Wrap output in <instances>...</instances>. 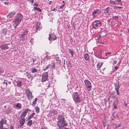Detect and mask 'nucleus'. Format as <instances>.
<instances>
[{
	"mask_svg": "<svg viewBox=\"0 0 129 129\" xmlns=\"http://www.w3.org/2000/svg\"><path fill=\"white\" fill-rule=\"evenodd\" d=\"M31 111V110L28 108L24 109V110L22 112L21 111H20L22 113L19 118L20 124L18 125V127H21L23 126L25 121V119L24 118L25 117L28 113Z\"/></svg>",
	"mask_w": 129,
	"mask_h": 129,
	"instance_id": "obj_1",
	"label": "nucleus"
},
{
	"mask_svg": "<svg viewBox=\"0 0 129 129\" xmlns=\"http://www.w3.org/2000/svg\"><path fill=\"white\" fill-rule=\"evenodd\" d=\"M23 18V15L20 13H18L15 16L12 23L13 26L15 28L17 27Z\"/></svg>",
	"mask_w": 129,
	"mask_h": 129,
	"instance_id": "obj_2",
	"label": "nucleus"
},
{
	"mask_svg": "<svg viewBox=\"0 0 129 129\" xmlns=\"http://www.w3.org/2000/svg\"><path fill=\"white\" fill-rule=\"evenodd\" d=\"M72 98L74 101L76 102L80 103L81 101L80 95L77 92H75L73 93Z\"/></svg>",
	"mask_w": 129,
	"mask_h": 129,
	"instance_id": "obj_3",
	"label": "nucleus"
},
{
	"mask_svg": "<svg viewBox=\"0 0 129 129\" xmlns=\"http://www.w3.org/2000/svg\"><path fill=\"white\" fill-rule=\"evenodd\" d=\"M92 25L93 28L96 29L101 27L102 24L100 20H95L92 22Z\"/></svg>",
	"mask_w": 129,
	"mask_h": 129,
	"instance_id": "obj_4",
	"label": "nucleus"
},
{
	"mask_svg": "<svg viewBox=\"0 0 129 129\" xmlns=\"http://www.w3.org/2000/svg\"><path fill=\"white\" fill-rule=\"evenodd\" d=\"M57 125L59 128H61L62 127L67 126L68 124L66 121L57 122Z\"/></svg>",
	"mask_w": 129,
	"mask_h": 129,
	"instance_id": "obj_5",
	"label": "nucleus"
},
{
	"mask_svg": "<svg viewBox=\"0 0 129 129\" xmlns=\"http://www.w3.org/2000/svg\"><path fill=\"white\" fill-rule=\"evenodd\" d=\"M86 86L88 90L89 91L91 90V84L90 82L87 80H86L84 81Z\"/></svg>",
	"mask_w": 129,
	"mask_h": 129,
	"instance_id": "obj_6",
	"label": "nucleus"
},
{
	"mask_svg": "<svg viewBox=\"0 0 129 129\" xmlns=\"http://www.w3.org/2000/svg\"><path fill=\"white\" fill-rule=\"evenodd\" d=\"M26 92L27 95V98L29 101H31L33 97L32 95V93L28 89L26 90Z\"/></svg>",
	"mask_w": 129,
	"mask_h": 129,
	"instance_id": "obj_7",
	"label": "nucleus"
},
{
	"mask_svg": "<svg viewBox=\"0 0 129 129\" xmlns=\"http://www.w3.org/2000/svg\"><path fill=\"white\" fill-rule=\"evenodd\" d=\"M42 82H45L47 80V79H48V72H46L43 73L42 74Z\"/></svg>",
	"mask_w": 129,
	"mask_h": 129,
	"instance_id": "obj_8",
	"label": "nucleus"
},
{
	"mask_svg": "<svg viewBox=\"0 0 129 129\" xmlns=\"http://www.w3.org/2000/svg\"><path fill=\"white\" fill-rule=\"evenodd\" d=\"M33 27L37 31L40 30L42 28L40 23L39 22H36L35 26H33Z\"/></svg>",
	"mask_w": 129,
	"mask_h": 129,
	"instance_id": "obj_9",
	"label": "nucleus"
},
{
	"mask_svg": "<svg viewBox=\"0 0 129 129\" xmlns=\"http://www.w3.org/2000/svg\"><path fill=\"white\" fill-rule=\"evenodd\" d=\"M101 11L100 9L95 10L92 12V16L93 17H96L101 13Z\"/></svg>",
	"mask_w": 129,
	"mask_h": 129,
	"instance_id": "obj_10",
	"label": "nucleus"
},
{
	"mask_svg": "<svg viewBox=\"0 0 129 129\" xmlns=\"http://www.w3.org/2000/svg\"><path fill=\"white\" fill-rule=\"evenodd\" d=\"M102 50L98 51L97 52V55L99 58L102 59L104 58V55Z\"/></svg>",
	"mask_w": 129,
	"mask_h": 129,
	"instance_id": "obj_11",
	"label": "nucleus"
},
{
	"mask_svg": "<svg viewBox=\"0 0 129 129\" xmlns=\"http://www.w3.org/2000/svg\"><path fill=\"white\" fill-rule=\"evenodd\" d=\"M56 38L55 35L54 34H49V40L51 41L52 40H55Z\"/></svg>",
	"mask_w": 129,
	"mask_h": 129,
	"instance_id": "obj_12",
	"label": "nucleus"
},
{
	"mask_svg": "<svg viewBox=\"0 0 129 129\" xmlns=\"http://www.w3.org/2000/svg\"><path fill=\"white\" fill-rule=\"evenodd\" d=\"M6 123L7 121L6 120L2 119L1 121H0V129H2V127H3V124H6Z\"/></svg>",
	"mask_w": 129,
	"mask_h": 129,
	"instance_id": "obj_13",
	"label": "nucleus"
},
{
	"mask_svg": "<svg viewBox=\"0 0 129 129\" xmlns=\"http://www.w3.org/2000/svg\"><path fill=\"white\" fill-rule=\"evenodd\" d=\"M0 48L2 50H6L8 49L9 47L7 44H5L1 45Z\"/></svg>",
	"mask_w": 129,
	"mask_h": 129,
	"instance_id": "obj_14",
	"label": "nucleus"
},
{
	"mask_svg": "<svg viewBox=\"0 0 129 129\" xmlns=\"http://www.w3.org/2000/svg\"><path fill=\"white\" fill-rule=\"evenodd\" d=\"M112 9H114L117 10V9H120L119 10L121 11H123V7L121 6H113L111 8L112 10Z\"/></svg>",
	"mask_w": 129,
	"mask_h": 129,
	"instance_id": "obj_15",
	"label": "nucleus"
},
{
	"mask_svg": "<svg viewBox=\"0 0 129 129\" xmlns=\"http://www.w3.org/2000/svg\"><path fill=\"white\" fill-rule=\"evenodd\" d=\"M58 121L57 122L65 121L64 117L62 115H59L58 116Z\"/></svg>",
	"mask_w": 129,
	"mask_h": 129,
	"instance_id": "obj_16",
	"label": "nucleus"
},
{
	"mask_svg": "<svg viewBox=\"0 0 129 129\" xmlns=\"http://www.w3.org/2000/svg\"><path fill=\"white\" fill-rule=\"evenodd\" d=\"M21 35L22 36H24L28 34V31L26 29H23L21 30Z\"/></svg>",
	"mask_w": 129,
	"mask_h": 129,
	"instance_id": "obj_17",
	"label": "nucleus"
},
{
	"mask_svg": "<svg viewBox=\"0 0 129 129\" xmlns=\"http://www.w3.org/2000/svg\"><path fill=\"white\" fill-rule=\"evenodd\" d=\"M111 8L110 7H108L107 8H106L104 10V13L105 14H107L109 15L110 13L111 10L110 9Z\"/></svg>",
	"mask_w": 129,
	"mask_h": 129,
	"instance_id": "obj_18",
	"label": "nucleus"
},
{
	"mask_svg": "<svg viewBox=\"0 0 129 129\" xmlns=\"http://www.w3.org/2000/svg\"><path fill=\"white\" fill-rule=\"evenodd\" d=\"M30 71L31 73H38V70L36 69L35 67H33L31 69Z\"/></svg>",
	"mask_w": 129,
	"mask_h": 129,
	"instance_id": "obj_19",
	"label": "nucleus"
},
{
	"mask_svg": "<svg viewBox=\"0 0 129 129\" xmlns=\"http://www.w3.org/2000/svg\"><path fill=\"white\" fill-rule=\"evenodd\" d=\"M15 14V11H13L11 12L10 13L7 15V16L9 18L12 17Z\"/></svg>",
	"mask_w": 129,
	"mask_h": 129,
	"instance_id": "obj_20",
	"label": "nucleus"
},
{
	"mask_svg": "<svg viewBox=\"0 0 129 129\" xmlns=\"http://www.w3.org/2000/svg\"><path fill=\"white\" fill-rule=\"evenodd\" d=\"M115 1L116 4L120 6H122V2L121 0H114Z\"/></svg>",
	"mask_w": 129,
	"mask_h": 129,
	"instance_id": "obj_21",
	"label": "nucleus"
},
{
	"mask_svg": "<svg viewBox=\"0 0 129 129\" xmlns=\"http://www.w3.org/2000/svg\"><path fill=\"white\" fill-rule=\"evenodd\" d=\"M26 76L29 79L32 80L33 79V77L29 73H26Z\"/></svg>",
	"mask_w": 129,
	"mask_h": 129,
	"instance_id": "obj_22",
	"label": "nucleus"
},
{
	"mask_svg": "<svg viewBox=\"0 0 129 129\" xmlns=\"http://www.w3.org/2000/svg\"><path fill=\"white\" fill-rule=\"evenodd\" d=\"M110 6H112L114 5H116V4L114 0H110Z\"/></svg>",
	"mask_w": 129,
	"mask_h": 129,
	"instance_id": "obj_23",
	"label": "nucleus"
},
{
	"mask_svg": "<svg viewBox=\"0 0 129 129\" xmlns=\"http://www.w3.org/2000/svg\"><path fill=\"white\" fill-rule=\"evenodd\" d=\"M114 85L115 87V90H119L120 86L118 83H116Z\"/></svg>",
	"mask_w": 129,
	"mask_h": 129,
	"instance_id": "obj_24",
	"label": "nucleus"
},
{
	"mask_svg": "<svg viewBox=\"0 0 129 129\" xmlns=\"http://www.w3.org/2000/svg\"><path fill=\"white\" fill-rule=\"evenodd\" d=\"M35 114L34 112L30 114L29 116L28 117L27 120L31 119L33 118V117L35 115Z\"/></svg>",
	"mask_w": 129,
	"mask_h": 129,
	"instance_id": "obj_25",
	"label": "nucleus"
},
{
	"mask_svg": "<svg viewBox=\"0 0 129 129\" xmlns=\"http://www.w3.org/2000/svg\"><path fill=\"white\" fill-rule=\"evenodd\" d=\"M84 58L85 60H88L89 58V56L88 54H86L84 55Z\"/></svg>",
	"mask_w": 129,
	"mask_h": 129,
	"instance_id": "obj_26",
	"label": "nucleus"
},
{
	"mask_svg": "<svg viewBox=\"0 0 129 129\" xmlns=\"http://www.w3.org/2000/svg\"><path fill=\"white\" fill-rule=\"evenodd\" d=\"M101 36L103 37L107 35V33H106V31L104 30L102 31L101 33Z\"/></svg>",
	"mask_w": 129,
	"mask_h": 129,
	"instance_id": "obj_27",
	"label": "nucleus"
},
{
	"mask_svg": "<svg viewBox=\"0 0 129 129\" xmlns=\"http://www.w3.org/2000/svg\"><path fill=\"white\" fill-rule=\"evenodd\" d=\"M54 62H55V61H52V63H51V66L50 67L52 69H55V65L56 64L55 63H54Z\"/></svg>",
	"mask_w": 129,
	"mask_h": 129,
	"instance_id": "obj_28",
	"label": "nucleus"
},
{
	"mask_svg": "<svg viewBox=\"0 0 129 129\" xmlns=\"http://www.w3.org/2000/svg\"><path fill=\"white\" fill-rule=\"evenodd\" d=\"M29 120L28 121L27 123V125L29 126H30L32 125L33 124V121L32 120Z\"/></svg>",
	"mask_w": 129,
	"mask_h": 129,
	"instance_id": "obj_29",
	"label": "nucleus"
},
{
	"mask_svg": "<svg viewBox=\"0 0 129 129\" xmlns=\"http://www.w3.org/2000/svg\"><path fill=\"white\" fill-rule=\"evenodd\" d=\"M17 84V86L20 87L21 86L22 82L21 81H17L16 82Z\"/></svg>",
	"mask_w": 129,
	"mask_h": 129,
	"instance_id": "obj_30",
	"label": "nucleus"
},
{
	"mask_svg": "<svg viewBox=\"0 0 129 129\" xmlns=\"http://www.w3.org/2000/svg\"><path fill=\"white\" fill-rule=\"evenodd\" d=\"M55 62H56V64L57 65H58V64H60L61 63V60H60L59 59H56L55 60Z\"/></svg>",
	"mask_w": 129,
	"mask_h": 129,
	"instance_id": "obj_31",
	"label": "nucleus"
},
{
	"mask_svg": "<svg viewBox=\"0 0 129 129\" xmlns=\"http://www.w3.org/2000/svg\"><path fill=\"white\" fill-rule=\"evenodd\" d=\"M37 98H36L33 101V104H32V105L33 106H34L36 104V102L37 101Z\"/></svg>",
	"mask_w": 129,
	"mask_h": 129,
	"instance_id": "obj_32",
	"label": "nucleus"
},
{
	"mask_svg": "<svg viewBox=\"0 0 129 129\" xmlns=\"http://www.w3.org/2000/svg\"><path fill=\"white\" fill-rule=\"evenodd\" d=\"M21 105L20 103H17L16 105V107L18 108H20L21 107Z\"/></svg>",
	"mask_w": 129,
	"mask_h": 129,
	"instance_id": "obj_33",
	"label": "nucleus"
},
{
	"mask_svg": "<svg viewBox=\"0 0 129 129\" xmlns=\"http://www.w3.org/2000/svg\"><path fill=\"white\" fill-rule=\"evenodd\" d=\"M70 41H69V43L71 44L72 46H73L74 44V43L73 39L72 38H70Z\"/></svg>",
	"mask_w": 129,
	"mask_h": 129,
	"instance_id": "obj_34",
	"label": "nucleus"
},
{
	"mask_svg": "<svg viewBox=\"0 0 129 129\" xmlns=\"http://www.w3.org/2000/svg\"><path fill=\"white\" fill-rule=\"evenodd\" d=\"M35 109L36 113H38L39 112L40 109L37 106H36L35 107Z\"/></svg>",
	"mask_w": 129,
	"mask_h": 129,
	"instance_id": "obj_35",
	"label": "nucleus"
},
{
	"mask_svg": "<svg viewBox=\"0 0 129 129\" xmlns=\"http://www.w3.org/2000/svg\"><path fill=\"white\" fill-rule=\"evenodd\" d=\"M34 9L35 10H37L38 11L40 12H41V9L39 8L36 7H34Z\"/></svg>",
	"mask_w": 129,
	"mask_h": 129,
	"instance_id": "obj_36",
	"label": "nucleus"
},
{
	"mask_svg": "<svg viewBox=\"0 0 129 129\" xmlns=\"http://www.w3.org/2000/svg\"><path fill=\"white\" fill-rule=\"evenodd\" d=\"M111 126L114 128H117V125L115 123H112V124Z\"/></svg>",
	"mask_w": 129,
	"mask_h": 129,
	"instance_id": "obj_37",
	"label": "nucleus"
},
{
	"mask_svg": "<svg viewBox=\"0 0 129 129\" xmlns=\"http://www.w3.org/2000/svg\"><path fill=\"white\" fill-rule=\"evenodd\" d=\"M102 66V63H101V64L98 63V64H97V66L98 68V69H100V68L101 67V66Z\"/></svg>",
	"mask_w": 129,
	"mask_h": 129,
	"instance_id": "obj_38",
	"label": "nucleus"
},
{
	"mask_svg": "<svg viewBox=\"0 0 129 129\" xmlns=\"http://www.w3.org/2000/svg\"><path fill=\"white\" fill-rule=\"evenodd\" d=\"M4 69L2 68H0V74L1 73L4 72Z\"/></svg>",
	"mask_w": 129,
	"mask_h": 129,
	"instance_id": "obj_39",
	"label": "nucleus"
},
{
	"mask_svg": "<svg viewBox=\"0 0 129 129\" xmlns=\"http://www.w3.org/2000/svg\"><path fill=\"white\" fill-rule=\"evenodd\" d=\"M69 51L71 53V55L72 56L73 55V53L74 52L73 50H69Z\"/></svg>",
	"mask_w": 129,
	"mask_h": 129,
	"instance_id": "obj_40",
	"label": "nucleus"
},
{
	"mask_svg": "<svg viewBox=\"0 0 129 129\" xmlns=\"http://www.w3.org/2000/svg\"><path fill=\"white\" fill-rule=\"evenodd\" d=\"M7 30L6 29H4L3 31V34L4 35H6L7 32Z\"/></svg>",
	"mask_w": 129,
	"mask_h": 129,
	"instance_id": "obj_41",
	"label": "nucleus"
},
{
	"mask_svg": "<svg viewBox=\"0 0 129 129\" xmlns=\"http://www.w3.org/2000/svg\"><path fill=\"white\" fill-rule=\"evenodd\" d=\"M50 66V65H48V66H47L45 68L43 69V70L44 71H46L49 68Z\"/></svg>",
	"mask_w": 129,
	"mask_h": 129,
	"instance_id": "obj_42",
	"label": "nucleus"
},
{
	"mask_svg": "<svg viewBox=\"0 0 129 129\" xmlns=\"http://www.w3.org/2000/svg\"><path fill=\"white\" fill-rule=\"evenodd\" d=\"M27 1L29 3H33L34 2V0H27Z\"/></svg>",
	"mask_w": 129,
	"mask_h": 129,
	"instance_id": "obj_43",
	"label": "nucleus"
},
{
	"mask_svg": "<svg viewBox=\"0 0 129 129\" xmlns=\"http://www.w3.org/2000/svg\"><path fill=\"white\" fill-rule=\"evenodd\" d=\"M111 54V52H107V53H105V55H106V56H108V55H110Z\"/></svg>",
	"mask_w": 129,
	"mask_h": 129,
	"instance_id": "obj_44",
	"label": "nucleus"
},
{
	"mask_svg": "<svg viewBox=\"0 0 129 129\" xmlns=\"http://www.w3.org/2000/svg\"><path fill=\"white\" fill-rule=\"evenodd\" d=\"M65 5L64 4H63L61 6H60V8L61 9H62L64 7Z\"/></svg>",
	"mask_w": 129,
	"mask_h": 129,
	"instance_id": "obj_45",
	"label": "nucleus"
},
{
	"mask_svg": "<svg viewBox=\"0 0 129 129\" xmlns=\"http://www.w3.org/2000/svg\"><path fill=\"white\" fill-rule=\"evenodd\" d=\"M14 127L12 125H11L10 127V129H14Z\"/></svg>",
	"mask_w": 129,
	"mask_h": 129,
	"instance_id": "obj_46",
	"label": "nucleus"
},
{
	"mask_svg": "<svg viewBox=\"0 0 129 129\" xmlns=\"http://www.w3.org/2000/svg\"><path fill=\"white\" fill-rule=\"evenodd\" d=\"M118 66H117V65H116V66H115L114 67V68L115 69V71H116L118 69Z\"/></svg>",
	"mask_w": 129,
	"mask_h": 129,
	"instance_id": "obj_47",
	"label": "nucleus"
},
{
	"mask_svg": "<svg viewBox=\"0 0 129 129\" xmlns=\"http://www.w3.org/2000/svg\"><path fill=\"white\" fill-rule=\"evenodd\" d=\"M121 123H119L118 125H117V128L121 126Z\"/></svg>",
	"mask_w": 129,
	"mask_h": 129,
	"instance_id": "obj_48",
	"label": "nucleus"
},
{
	"mask_svg": "<svg viewBox=\"0 0 129 129\" xmlns=\"http://www.w3.org/2000/svg\"><path fill=\"white\" fill-rule=\"evenodd\" d=\"M116 90L117 92V94L118 95H119V92H118L119 90Z\"/></svg>",
	"mask_w": 129,
	"mask_h": 129,
	"instance_id": "obj_49",
	"label": "nucleus"
},
{
	"mask_svg": "<svg viewBox=\"0 0 129 129\" xmlns=\"http://www.w3.org/2000/svg\"><path fill=\"white\" fill-rule=\"evenodd\" d=\"M31 61L33 62V63H34L35 61L36 60L35 59H34L33 58H32L31 59Z\"/></svg>",
	"mask_w": 129,
	"mask_h": 129,
	"instance_id": "obj_50",
	"label": "nucleus"
},
{
	"mask_svg": "<svg viewBox=\"0 0 129 129\" xmlns=\"http://www.w3.org/2000/svg\"><path fill=\"white\" fill-rule=\"evenodd\" d=\"M34 5L36 6H38L39 5L36 3H35L34 4Z\"/></svg>",
	"mask_w": 129,
	"mask_h": 129,
	"instance_id": "obj_51",
	"label": "nucleus"
},
{
	"mask_svg": "<svg viewBox=\"0 0 129 129\" xmlns=\"http://www.w3.org/2000/svg\"><path fill=\"white\" fill-rule=\"evenodd\" d=\"M113 18H115L116 19H117L118 18V17H117V16H115L114 17H113Z\"/></svg>",
	"mask_w": 129,
	"mask_h": 129,
	"instance_id": "obj_52",
	"label": "nucleus"
},
{
	"mask_svg": "<svg viewBox=\"0 0 129 129\" xmlns=\"http://www.w3.org/2000/svg\"><path fill=\"white\" fill-rule=\"evenodd\" d=\"M116 63H117V61H114L113 64H114H114H116Z\"/></svg>",
	"mask_w": 129,
	"mask_h": 129,
	"instance_id": "obj_53",
	"label": "nucleus"
},
{
	"mask_svg": "<svg viewBox=\"0 0 129 129\" xmlns=\"http://www.w3.org/2000/svg\"><path fill=\"white\" fill-rule=\"evenodd\" d=\"M44 60H47L48 59H47V57H45L44 58Z\"/></svg>",
	"mask_w": 129,
	"mask_h": 129,
	"instance_id": "obj_54",
	"label": "nucleus"
},
{
	"mask_svg": "<svg viewBox=\"0 0 129 129\" xmlns=\"http://www.w3.org/2000/svg\"><path fill=\"white\" fill-rule=\"evenodd\" d=\"M4 3L6 5H8V3L6 2H4Z\"/></svg>",
	"mask_w": 129,
	"mask_h": 129,
	"instance_id": "obj_55",
	"label": "nucleus"
},
{
	"mask_svg": "<svg viewBox=\"0 0 129 129\" xmlns=\"http://www.w3.org/2000/svg\"><path fill=\"white\" fill-rule=\"evenodd\" d=\"M52 11H55V8H54L53 9L51 10Z\"/></svg>",
	"mask_w": 129,
	"mask_h": 129,
	"instance_id": "obj_56",
	"label": "nucleus"
},
{
	"mask_svg": "<svg viewBox=\"0 0 129 129\" xmlns=\"http://www.w3.org/2000/svg\"><path fill=\"white\" fill-rule=\"evenodd\" d=\"M52 2L51 1H50V2H49V5H50L51 3H52Z\"/></svg>",
	"mask_w": 129,
	"mask_h": 129,
	"instance_id": "obj_57",
	"label": "nucleus"
},
{
	"mask_svg": "<svg viewBox=\"0 0 129 129\" xmlns=\"http://www.w3.org/2000/svg\"><path fill=\"white\" fill-rule=\"evenodd\" d=\"M41 129H47L45 127H42Z\"/></svg>",
	"mask_w": 129,
	"mask_h": 129,
	"instance_id": "obj_58",
	"label": "nucleus"
},
{
	"mask_svg": "<svg viewBox=\"0 0 129 129\" xmlns=\"http://www.w3.org/2000/svg\"><path fill=\"white\" fill-rule=\"evenodd\" d=\"M120 64V63L119 62L118 63V64H117V66H119V65Z\"/></svg>",
	"mask_w": 129,
	"mask_h": 129,
	"instance_id": "obj_59",
	"label": "nucleus"
},
{
	"mask_svg": "<svg viewBox=\"0 0 129 129\" xmlns=\"http://www.w3.org/2000/svg\"><path fill=\"white\" fill-rule=\"evenodd\" d=\"M3 83L4 84H6V85H7V83L5 81L3 82Z\"/></svg>",
	"mask_w": 129,
	"mask_h": 129,
	"instance_id": "obj_60",
	"label": "nucleus"
},
{
	"mask_svg": "<svg viewBox=\"0 0 129 129\" xmlns=\"http://www.w3.org/2000/svg\"><path fill=\"white\" fill-rule=\"evenodd\" d=\"M2 129H8V128H4L3 127H2Z\"/></svg>",
	"mask_w": 129,
	"mask_h": 129,
	"instance_id": "obj_61",
	"label": "nucleus"
},
{
	"mask_svg": "<svg viewBox=\"0 0 129 129\" xmlns=\"http://www.w3.org/2000/svg\"><path fill=\"white\" fill-rule=\"evenodd\" d=\"M114 108L115 109H116V108L117 107L116 106L114 105Z\"/></svg>",
	"mask_w": 129,
	"mask_h": 129,
	"instance_id": "obj_62",
	"label": "nucleus"
},
{
	"mask_svg": "<svg viewBox=\"0 0 129 129\" xmlns=\"http://www.w3.org/2000/svg\"><path fill=\"white\" fill-rule=\"evenodd\" d=\"M115 69L114 70L112 71V72H115L116 71H115Z\"/></svg>",
	"mask_w": 129,
	"mask_h": 129,
	"instance_id": "obj_63",
	"label": "nucleus"
},
{
	"mask_svg": "<svg viewBox=\"0 0 129 129\" xmlns=\"http://www.w3.org/2000/svg\"><path fill=\"white\" fill-rule=\"evenodd\" d=\"M97 39H98L99 38H98V37H96V38H95L97 40Z\"/></svg>",
	"mask_w": 129,
	"mask_h": 129,
	"instance_id": "obj_64",
	"label": "nucleus"
}]
</instances>
